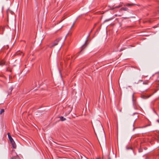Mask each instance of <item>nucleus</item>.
<instances>
[{
	"instance_id": "nucleus-1",
	"label": "nucleus",
	"mask_w": 159,
	"mask_h": 159,
	"mask_svg": "<svg viewBox=\"0 0 159 159\" xmlns=\"http://www.w3.org/2000/svg\"><path fill=\"white\" fill-rule=\"evenodd\" d=\"M67 34L63 38L62 37H60L56 39L52 44V45L50 46L51 48H52L55 46L57 45L58 43H63L66 39Z\"/></svg>"
},
{
	"instance_id": "nucleus-2",
	"label": "nucleus",
	"mask_w": 159,
	"mask_h": 159,
	"mask_svg": "<svg viewBox=\"0 0 159 159\" xmlns=\"http://www.w3.org/2000/svg\"><path fill=\"white\" fill-rule=\"evenodd\" d=\"M10 142L12 145V147L14 148H16V145L14 140L12 141H11Z\"/></svg>"
},
{
	"instance_id": "nucleus-3",
	"label": "nucleus",
	"mask_w": 159,
	"mask_h": 159,
	"mask_svg": "<svg viewBox=\"0 0 159 159\" xmlns=\"http://www.w3.org/2000/svg\"><path fill=\"white\" fill-rule=\"evenodd\" d=\"M39 13H38V12H37L36 14L35 17V19L36 20L38 21V24L39 23Z\"/></svg>"
},
{
	"instance_id": "nucleus-4",
	"label": "nucleus",
	"mask_w": 159,
	"mask_h": 159,
	"mask_svg": "<svg viewBox=\"0 0 159 159\" xmlns=\"http://www.w3.org/2000/svg\"><path fill=\"white\" fill-rule=\"evenodd\" d=\"M6 65L7 64L4 60H2L0 61V65L3 66V65Z\"/></svg>"
},
{
	"instance_id": "nucleus-5",
	"label": "nucleus",
	"mask_w": 159,
	"mask_h": 159,
	"mask_svg": "<svg viewBox=\"0 0 159 159\" xmlns=\"http://www.w3.org/2000/svg\"><path fill=\"white\" fill-rule=\"evenodd\" d=\"M16 55H20L23 56H24V53L20 51H18L16 53Z\"/></svg>"
},
{
	"instance_id": "nucleus-6",
	"label": "nucleus",
	"mask_w": 159,
	"mask_h": 159,
	"mask_svg": "<svg viewBox=\"0 0 159 159\" xmlns=\"http://www.w3.org/2000/svg\"><path fill=\"white\" fill-rule=\"evenodd\" d=\"M8 136V138L9 139L10 142L12 141L13 140V139L11 137V136L10 134L9 133H8L7 134Z\"/></svg>"
},
{
	"instance_id": "nucleus-7",
	"label": "nucleus",
	"mask_w": 159,
	"mask_h": 159,
	"mask_svg": "<svg viewBox=\"0 0 159 159\" xmlns=\"http://www.w3.org/2000/svg\"><path fill=\"white\" fill-rule=\"evenodd\" d=\"M134 4L132 3V4H130V3H126L124 5V6H127L128 7H131L133 6Z\"/></svg>"
},
{
	"instance_id": "nucleus-8",
	"label": "nucleus",
	"mask_w": 159,
	"mask_h": 159,
	"mask_svg": "<svg viewBox=\"0 0 159 159\" xmlns=\"http://www.w3.org/2000/svg\"><path fill=\"white\" fill-rule=\"evenodd\" d=\"M70 56H68V57H67L66 58V60H65V62H66V61L67 62L68 61V62H69V63H70V61H69L70 60Z\"/></svg>"
},
{
	"instance_id": "nucleus-9",
	"label": "nucleus",
	"mask_w": 159,
	"mask_h": 159,
	"mask_svg": "<svg viewBox=\"0 0 159 159\" xmlns=\"http://www.w3.org/2000/svg\"><path fill=\"white\" fill-rule=\"evenodd\" d=\"M128 9L127 7H122L120 9L119 11H121L124 10V11H127Z\"/></svg>"
},
{
	"instance_id": "nucleus-10",
	"label": "nucleus",
	"mask_w": 159,
	"mask_h": 159,
	"mask_svg": "<svg viewBox=\"0 0 159 159\" xmlns=\"http://www.w3.org/2000/svg\"><path fill=\"white\" fill-rule=\"evenodd\" d=\"M60 120L62 121H63L66 120V119L63 116H61L60 117Z\"/></svg>"
},
{
	"instance_id": "nucleus-11",
	"label": "nucleus",
	"mask_w": 159,
	"mask_h": 159,
	"mask_svg": "<svg viewBox=\"0 0 159 159\" xmlns=\"http://www.w3.org/2000/svg\"><path fill=\"white\" fill-rule=\"evenodd\" d=\"M4 111V110L3 109H2L0 111V115L2 114V113H3Z\"/></svg>"
},
{
	"instance_id": "nucleus-12",
	"label": "nucleus",
	"mask_w": 159,
	"mask_h": 159,
	"mask_svg": "<svg viewBox=\"0 0 159 159\" xmlns=\"http://www.w3.org/2000/svg\"><path fill=\"white\" fill-rule=\"evenodd\" d=\"M121 6H116V7L112 8L111 9L112 10H114V9H115V8H118L120 7H121Z\"/></svg>"
},
{
	"instance_id": "nucleus-13",
	"label": "nucleus",
	"mask_w": 159,
	"mask_h": 159,
	"mask_svg": "<svg viewBox=\"0 0 159 159\" xmlns=\"http://www.w3.org/2000/svg\"><path fill=\"white\" fill-rule=\"evenodd\" d=\"M134 94H133L132 95V97H133V104L134 105V104H135V102H134Z\"/></svg>"
},
{
	"instance_id": "nucleus-14",
	"label": "nucleus",
	"mask_w": 159,
	"mask_h": 159,
	"mask_svg": "<svg viewBox=\"0 0 159 159\" xmlns=\"http://www.w3.org/2000/svg\"><path fill=\"white\" fill-rule=\"evenodd\" d=\"M93 29L92 30H91V31H90V33H89V36H88L87 37V38H88L89 37V35H90V33H91V32H92V31H93Z\"/></svg>"
},
{
	"instance_id": "nucleus-15",
	"label": "nucleus",
	"mask_w": 159,
	"mask_h": 159,
	"mask_svg": "<svg viewBox=\"0 0 159 159\" xmlns=\"http://www.w3.org/2000/svg\"><path fill=\"white\" fill-rule=\"evenodd\" d=\"M84 45H83V46L82 47H81V49H81V51L80 52H80L82 50H83V48H84Z\"/></svg>"
},
{
	"instance_id": "nucleus-16",
	"label": "nucleus",
	"mask_w": 159,
	"mask_h": 159,
	"mask_svg": "<svg viewBox=\"0 0 159 159\" xmlns=\"http://www.w3.org/2000/svg\"><path fill=\"white\" fill-rule=\"evenodd\" d=\"M110 20V19H107L105 20V22L108 21Z\"/></svg>"
},
{
	"instance_id": "nucleus-17",
	"label": "nucleus",
	"mask_w": 159,
	"mask_h": 159,
	"mask_svg": "<svg viewBox=\"0 0 159 159\" xmlns=\"http://www.w3.org/2000/svg\"><path fill=\"white\" fill-rule=\"evenodd\" d=\"M12 154H13V153H15V152H14V151H12Z\"/></svg>"
},
{
	"instance_id": "nucleus-18",
	"label": "nucleus",
	"mask_w": 159,
	"mask_h": 159,
	"mask_svg": "<svg viewBox=\"0 0 159 159\" xmlns=\"http://www.w3.org/2000/svg\"><path fill=\"white\" fill-rule=\"evenodd\" d=\"M80 157H81V159H82L83 157H82L81 156V155H80Z\"/></svg>"
},
{
	"instance_id": "nucleus-19",
	"label": "nucleus",
	"mask_w": 159,
	"mask_h": 159,
	"mask_svg": "<svg viewBox=\"0 0 159 159\" xmlns=\"http://www.w3.org/2000/svg\"><path fill=\"white\" fill-rule=\"evenodd\" d=\"M100 159L99 157H97L96 158V159Z\"/></svg>"
},
{
	"instance_id": "nucleus-20",
	"label": "nucleus",
	"mask_w": 159,
	"mask_h": 159,
	"mask_svg": "<svg viewBox=\"0 0 159 159\" xmlns=\"http://www.w3.org/2000/svg\"><path fill=\"white\" fill-rule=\"evenodd\" d=\"M38 87H39V84H38Z\"/></svg>"
}]
</instances>
